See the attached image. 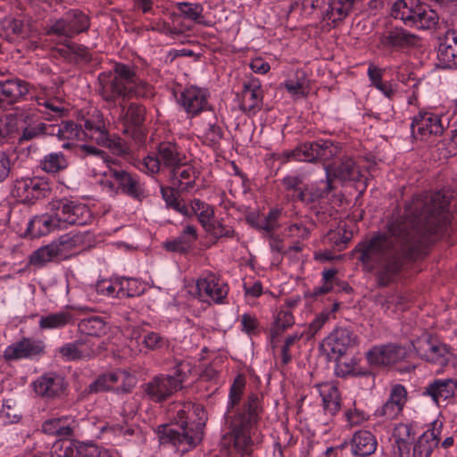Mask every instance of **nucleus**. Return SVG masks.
<instances>
[{
    "label": "nucleus",
    "instance_id": "nucleus-41",
    "mask_svg": "<svg viewBox=\"0 0 457 457\" xmlns=\"http://www.w3.org/2000/svg\"><path fill=\"white\" fill-rule=\"evenodd\" d=\"M51 133L69 140L79 139L86 135L81 126L79 127L73 121H66L62 122L61 125L54 126Z\"/></svg>",
    "mask_w": 457,
    "mask_h": 457
},
{
    "label": "nucleus",
    "instance_id": "nucleus-37",
    "mask_svg": "<svg viewBox=\"0 0 457 457\" xmlns=\"http://www.w3.org/2000/svg\"><path fill=\"white\" fill-rule=\"evenodd\" d=\"M191 215L195 214L198 218V221L201 223L204 228L210 224L214 218V209L212 205L201 201L200 199H194L191 202V207L189 208Z\"/></svg>",
    "mask_w": 457,
    "mask_h": 457
},
{
    "label": "nucleus",
    "instance_id": "nucleus-39",
    "mask_svg": "<svg viewBox=\"0 0 457 457\" xmlns=\"http://www.w3.org/2000/svg\"><path fill=\"white\" fill-rule=\"evenodd\" d=\"M174 188L175 187L173 186L161 187V194L162 199L166 203L167 207L173 209L174 211H176L179 213H181L184 216H191L189 208L181 203Z\"/></svg>",
    "mask_w": 457,
    "mask_h": 457
},
{
    "label": "nucleus",
    "instance_id": "nucleus-59",
    "mask_svg": "<svg viewBox=\"0 0 457 457\" xmlns=\"http://www.w3.org/2000/svg\"><path fill=\"white\" fill-rule=\"evenodd\" d=\"M45 133L46 132V125L44 123H39L35 126L29 125L22 130V133L18 140L20 144H23L24 142L32 140Z\"/></svg>",
    "mask_w": 457,
    "mask_h": 457
},
{
    "label": "nucleus",
    "instance_id": "nucleus-53",
    "mask_svg": "<svg viewBox=\"0 0 457 457\" xmlns=\"http://www.w3.org/2000/svg\"><path fill=\"white\" fill-rule=\"evenodd\" d=\"M245 386V379L241 376H237L229 389L228 413L230 411V409H233L239 403Z\"/></svg>",
    "mask_w": 457,
    "mask_h": 457
},
{
    "label": "nucleus",
    "instance_id": "nucleus-18",
    "mask_svg": "<svg viewBox=\"0 0 457 457\" xmlns=\"http://www.w3.org/2000/svg\"><path fill=\"white\" fill-rule=\"evenodd\" d=\"M411 133L413 137L423 139L429 135H441L444 131V126L441 118L432 112H420L412 120Z\"/></svg>",
    "mask_w": 457,
    "mask_h": 457
},
{
    "label": "nucleus",
    "instance_id": "nucleus-2",
    "mask_svg": "<svg viewBox=\"0 0 457 457\" xmlns=\"http://www.w3.org/2000/svg\"><path fill=\"white\" fill-rule=\"evenodd\" d=\"M205 413L202 407L184 404L177 411L170 424L158 426L156 433L161 445H170L187 452L203 439Z\"/></svg>",
    "mask_w": 457,
    "mask_h": 457
},
{
    "label": "nucleus",
    "instance_id": "nucleus-34",
    "mask_svg": "<svg viewBox=\"0 0 457 457\" xmlns=\"http://www.w3.org/2000/svg\"><path fill=\"white\" fill-rule=\"evenodd\" d=\"M42 431L62 438L71 435L72 428L68 417H61L46 420L42 425Z\"/></svg>",
    "mask_w": 457,
    "mask_h": 457
},
{
    "label": "nucleus",
    "instance_id": "nucleus-28",
    "mask_svg": "<svg viewBox=\"0 0 457 457\" xmlns=\"http://www.w3.org/2000/svg\"><path fill=\"white\" fill-rule=\"evenodd\" d=\"M196 175L192 166L182 164L171 170V184L177 190L188 191L195 186Z\"/></svg>",
    "mask_w": 457,
    "mask_h": 457
},
{
    "label": "nucleus",
    "instance_id": "nucleus-20",
    "mask_svg": "<svg viewBox=\"0 0 457 457\" xmlns=\"http://www.w3.org/2000/svg\"><path fill=\"white\" fill-rule=\"evenodd\" d=\"M52 212L35 216L29 220L27 231L31 237H39L63 228L61 213L57 211Z\"/></svg>",
    "mask_w": 457,
    "mask_h": 457
},
{
    "label": "nucleus",
    "instance_id": "nucleus-13",
    "mask_svg": "<svg viewBox=\"0 0 457 457\" xmlns=\"http://www.w3.org/2000/svg\"><path fill=\"white\" fill-rule=\"evenodd\" d=\"M45 343L39 339L23 337L6 347L4 357L6 361L34 359L45 353Z\"/></svg>",
    "mask_w": 457,
    "mask_h": 457
},
{
    "label": "nucleus",
    "instance_id": "nucleus-62",
    "mask_svg": "<svg viewBox=\"0 0 457 457\" xmlns=\"http://www.w3.org/2000/svg\"><path fill=\"white\" fill-rule=\"evenodd\" d=\"M403 409L397 406L395 403L387 400L380 408L376 411V414L380 417H384L387 420L395 419Z\"/></svg>",
    "mask_w": 457,
    "mask_h": 457
},
{
    "label": "nucleus",
    "instance_id": "nucleus-10",
    "mask_svg": "<svg viewBox=\"0 0 457 457\" xmlns=\"http://www.w3.org/2000/svg\"><path fill=\"white\" fill-rule=\"evenodd\" d=\"M358 344V337L353 330L338 327L325 337L320 343V351L327 355L329 361L341 359L349 348Z\"/></svg>",
    "mask_w": 457,
    "mask_h": 457
},
{
    "label": "nucleus",
    "instance_id": "nucleus-7",
    "mask_svg": "<svg viewBox=\"0 0 457 457\" xmlns=\"http://www.w3.org/2000/svg\"><path fill=\"white\" fill-rule=\"evenodd\" d=\"M185 378L183 364L180 363L176 366L172 375L154 376L144 385V392L152 401L161 403L182 387Z\"/></svg>",
    "mask_w": 457,
    "mask_h": 457
},
{
    "label": "nucleus",
    "instance_id": "nucleus-25",
    "mask_svg": "<svg viewBox=\"0 0 457 457\" xmlns=\"http://www.w3.org/2000/svg\"><path fill=\"white\" fill-rule=\"evenodd\" d=\"M63 254L64 253L56 240L34 251L29 256V264L42 268L49 262L59 260Z\"/></svg>",
    "mask_w": 457,
    "mask_h": 457
},
{
    "label": "nucleus",
    "instance_id": "nucleus-15",
    "mask_svg": "<svg viewBox=\"0 0 457 457\" xmlns=\"http://www.w3.org/2000/svg\"><path fill=\"white\" fill-rule=\"evenodd\" d=\"M197 294L204 302L224 303L228 293V285L214 274H208L196 281Z\"/></svg>",
    "mask_w": 457,
    "mask_h": 457
},
{
    "label": "nucleus",
    "instance_id": "nucleus-43",
    "mask_svg": "<svg viewBox=\"0 0 457 457\" xmlns=\"http://www.w3.org/2000/svg\"><path fill=\"white\" fill-rule=\"evenodd\" d=\"M176 7L184 18L195 23H202L204 7L201 4L179 2L176 4Z\"/></svg>",
    "mask_w": 457,
    "mask_h": 457
},
{
    "label": "nucleus",
    "instance_id": "nucleus-31",
    "mask_svg": "<svg viewBox=\"0 0 457 457\" xmlns=\"http://www.w3.org/2000/svg\"><path fill=\"white\" fill-rule=\"evenodd\" d=\"M85 452V443L65 437L54 442L52 448V453L57 457H84Z\"/></svg>",
    "mask_w": 457,
    "mask_h": 457
},
{
    "label": "nucleus",
    "instance_id": "nucleus-9",
    "mask_svg": "<svg viewBox=\"0 0 457 457\" xmlns=\"http://www.w3.org/2000/svg\"><path fill=\"white\" fill-rule=\"evenodd\" d=\"M420 37L405 29L386 24L378 35V47L395 52H403L419 46Z\"/></svg>",
    "mask_w": 457,
    "mask_h": 457
},
{
    "label": "nucleus",
    "instance_id": "nucleus-52",
    "mask_svg": "<svg viewBox=\"0 0 457 457\" xmlns=\"http://www.w3.org/2000/svg\"><path fill=\"white\" fill-rule=\"evenodd\" d=\"M38 104L45 108V110L41 112L44 113L46 120H57L58 118H62L66 112L63 104L55 100H46Z\"/></svg>",
    "mask_w": 457,
    "mask_h": 457
},
{
    "label": "nucleus",
    "instance_id": "nucleus-33",
    "mask_svg": "<svg viewBox=\"0 0 457 457\" xmlns=\"http://www.w3.org/2000/svg\"><path fill=\"white\" fill-rule=\"evenodd\" d=\"M439 444V438L434 429L425 431L413 446V457H429Z\"/></svg>",
    "mask_w": 457,
    "mask_h": 457
},
{
    "label": "nucleus",
    "instance_id": "nucleus-63",
    "mask_svg": "<svg viewBox=\"0 0 457 457\" xmlns=\"http://www.w3.org/2000/svg\"><path fill=\"white\" fill-rule=\"evenodd\" d=\"M388 400L395 403L401 409H403L407 400V392L405 387L400 384L395 385L391 389Z\"/></svg>",
    "mask_w": 457,
    "mask_h": 457
},
{
    "label": "nucleus",
    "instance_id": "nucleus-47",
    "mask_svg": "<svg viewBox=\"0 0 457 457\" xmlns=\"http://www.w3.org/2000/svg\"><path fill=\"white\" fill-rule=\"evenodd\" d=\"M87 138L95 141L98 145L106 146L110 137L105 129L104 123L99 121L97 124H92L87 120Z\"/></svg>",
    "mask_w": 457,
    "mask_h": 457
},
{
    "label": "nucleus",
    "instance_id": "nucleus-44",
    "mask_svg": "<svg viewBox=\"0 0 457 457\" xmlns=\"http://www.w3.org/2000/svg\"><path fill=\"white\" fill-rule=\"evenodd\" d=\"M83 342L76 340L72 343H67L59 348V353L64 361H71L80 360L84 356L82 350Z\"/></svg>",
    "mask_w": 457,
    "mask_h": 457
},
{
    "label": "nucleus",
    "instance_id": "nucleus-1",
    "mask_svg": "<svg viewBox=\"0 0 457 457\" xmlns=\"http://www.w3.org/2000/svg\"><path fill=\"white\" fill-rule=\"evenodd\" d=\"M445 196L439 193L413 195L403 214L393 216L386 232L378 233L359 243L354 252L367 268L377 270L379 287L392 283L401 271L404 259L419 257L430 243V237L446 222Z\"/></svg>",
    "mask_w": 457,
    "mask_h": 457
},
{
    "label": "nucleus",
    "instance_id": "nucleus-60",
    "mask_svg": "<svg viewBox=\"0 0 457 457\" xmlns=\"http://www.w3.org/2000/svg\"><path fill=\"white\" fill-rule=\"evenodd\" d=\"M414 429L411 424H399L394 430V437L396 442H409L414 438Z\"/></svg>",
    "mask_w": 457,
    "mask_h": 457
},
{
    "label": "nucleus",
    "instance_id": "nucleus-40",
    "mask_svg": "<svg viewBox=\"0 0 457 457\" xmlns=\"http://www.w3.org/2000/svg\"><path fill=\"white\" fill-rule=\"evenodd\" d=\"M119 372H110L99 375L94 382L89 385L87 393H99L114 389V385L120 378Z\"/></svg>",
    "mask_w": 457,
    "mask_h": 457
},
{
    "label": "nucleus",
    "instance_id": "nucleus-24",
    "mask_svg": "<svg viewBox=\"0 0 457 457\" xmlns=\"http://www.w3.org/2000/svg\"><path fill=\"white\" fill-rule=\"evenodd\" d=\"M63 378L55 373H46L40 376L33 383V388L37 395L54 398L63 390Z\"/></svg>",
    "mask_w": 457,
    "mask_h": 457
},
{
    "label": "nucleus",
    "instance_id": "nucleus-16",
    "mask_svg": "<svg viewBox=\"0 0 457 457\" xmlns=\"http://www.w3.org/2000/svg\"><path fill=\"white\" fill-rule=\"evenodd\" d=\"M417 354L429 362H443L446 361L449 347L442 343L434 341L429 335L424 336L412 342Z\"/></svg>",
    "mask_w": 457,
    "mask_h": 457
},
{
    "label": "nucleus",
    "instance_id": "nucleus-38",
    "mask_svg": "<svg viewBox=\"0 0 457 457\" xmlns=\"http://www.w3.org/2000/svg\"><path fill=\"white\" fill-rule=\"evenodd\" d=\"M67 166V160L61 152L48 154L40 161V168L47 173H57Z\"/></svg>",
    "mask_w": 457,
    "mask_h": 457
},
{
    "label": "nucleus",
    "instance_id": "nucleus-58",
    "mask_svg": "<svg viewBox=\"0 0 457 457\" xmlns=\"http://www.w3.org/2000/svg\"><path fill=\"white\" fill-rule=\"evenodd\" d=\"M117 283L113 284L112 281L107 279H103L97 281L96 285L90 286L89 295H92L94 293L102 295H113L116 292Z\"/></svg>",
    "mask_w": 457,
    "mask_h": 457
},
{
    "label": "nucleus",
    "instance_id": "nucleus-22",
    "mask_svg": "<svg viewBox=\"0 0 457 457\" xmlns=\"http://www.w3.org/2000/svg\"><path fill=\"white\" fill-rule=\"evenodd\" d=\"M179 103L191 115H196L208 107L206 93L200 87H187L180 95Z\"/></svg>",
    "mask_w": 457,
    "mask_h": 457
},
{
    "label": "nucleus",
    "instance_id": "nucleus-49",
    "mask_svg": "<svg viewBox=\"0 0 457 457\" xmlns=\"http://www.w3.org/2000/svg\"><path fill=\"white\" fill-rule=\"evenodd\" d=\"M204 229L217 239L232 238L237 236L232 227L223 224L220 220H213Z\"/></svg>",
    "mask_w": 457,
    "mask_h": 457
},
{
    "label": "nucleus",
    "instance_id": "nucleus-14",
    "mask_svg": "<svg viewBox=\"0 0 457 457\" xmlns=\"http://www.w3.org/2000/svg\"><path fill=\"white\" fill-rule=\"evenodd\" d=\"M51 211L61 213L63 228L67 224L83 226L86 224V204L67 199L54 200L49 203Z\"/></svg>",
    "mask_w": 457,
    "mask_h": 457
},
{
    "label": "nucleus",
    "instance_id": "nucleus-50",
    "mask_svg": "<svg viewBox=\"0 0 457 457\" xmlns=\"http://www.w3.org/2000/svg\"><path fill=\"white\" fill-rule=\"evenodd\" d=\"M107 331V327L104 320L87 312V337H100Z\"/></svg>",
    "mask_w": 457,
    "mask_h": 457
},
{
    "label": "nucleus",
    "instance_id": "nucleus-8",
    "mask_svg": "<svg viewBox=\"0 0 457 457\" xmlns=\"http://www.w3.org/2000/svg\"><path fill=\"white\" fill-rule=\"evenodd\" d=\"M185 159L177 144L162 142L157 148V156L148 155L143 160H138L135 165L141 171L155 174L160 170L161 164L172 170L182 164Z\"/></svg>",
    "mask_w": 457,
    "mask_h": 457
},
{
    "label": "nucleus",
    "instance_id": "nucleus-5",
    "mask_svg": "<svg viewBox=\"0 0 457 457\" xmlns=\"http://www.w3.org/2000/svg\"><path fill=\"white\" fill-rule=\"evenodd\" d=\"M87 156H90L89 161H87V170H90L93 176H106V174L111 173L123 193L136 199L145 196L144 185L140 183L137 177L123 170H117L110 168L107 154L104 151L87 145Z\"/></svg>",
    "mask_w": 457,
    "mask_h": 457
},
{
    "label": "nucleus",
    "instance_id": "nucleus-27",
    "mask_svg": "<svg viewBox=\"0 0 457 457\" xmlns=\"http://www.w3.org/2000/svg\"><path fill=\"white\" fill-rule=\"evenodd\" d=\"M29 93V84L21 79L0 81V96L3 102L12 104Z\"/></svg>",
    "mask_w": 457,
    "mask_h": 457
},
{
    "label": "nucleus",
    "instance_id": "nucleus-23",
    "mask_svg": "<svg viewBox=\"0 0 457 457\" xmlns=\"http://www.w3.org/2000/svg\"><path fill=\"white\" fill-rule=\"evenodd\" d=\"M457 58V29L448 30L437 49V66L443 69L455 65Z\"/></svg>",
    "mask_w": 457,
    "mask_h": 457
},
{
    "label": "nucleus",
    "instance_id": "nucleus-32",
    "mask_svg": "<svg viewBox=\"0 0 457 457\" xmlns=\"http://www.w3.org/2000/svg\"><path fill=\"white\" fill-rule=\"evenodd\" d=\"M319 386L325 412L331 416L336 415L341 408V398L337 387L328 383Z\"/></svg>",
    "mask_w": 457,
    "mask_h": 457
},
{
    "label": "nucleus",
    "instance_id": "nucleus-35",
    "mask_svg": "<svg viewBox=\"0 0 457 457\" xmlns=\"http://www.w3.org/2000/svg\"><path fill=\"white\" fill-rule=\"evenodd\" d=\"M341 151V145L337 142L328 139L315 141L314 152L317 154V161L327 162L337 157Z\"/></svg>",
    "mask_w": 457,
    "mask_h": 457
},
{
    "label": "nucleus",
    "instance_id": "nucleus-26",
    "mask_svg": "<svg viewBox=\"0 0 457 457\" xmlns=\"http://www.w3.org/2000/svg\"><path fill=\"white\" fill-rule=\"evenodd\" d=\"M377 445L375 436L370 431L360 430L352 438V453L355 456L366 457L376 451Z\"/></svg>",
    "mask_w": 457,
    "mask_h": 457
},
{
    "label": "nucleus",
    "instance_id": "nucleus-12",
    "mask_svg": "<svg viewBox=\"0 0 457 457\" xmlns=\"http://www.w3.org/2000/svg\"><path fill=\"white\" fill-rule=\"evenodd\" d=\"M407 357V350L397 344H387L373 346L366 353L370 365L388 366L402 361Z\"/></svg>",
    "mask_w": 457,
    "mask_h": 457
},
{
    "label": "nucleus",
    "instance_id": "nucleus-11",
    "mask_svg": "<svg viewBox=\"0 0 457 457\" xmlns=\"http://www.w3.org/2000/svg\"><path fill=\"white\" fill-rule=\"evenodd\" d=\"M49 192L48 185L37 178L16 179L11 188V195L24 204L46 197Z\"/></svg>",
    "mask_w": 457,
    "mask_h": 457
},
{
    "label": "nucleus",
    "instance_id": "nucleus-46",
    "mask_svg": "<svg viewBox=\"0 0 457 457\" xmlns=\"http://www.w3.org/2000/svg\"><path fill=\"white\" fill-rule=\"evenodd\" d=\"M117 284L119 286L116 295L118 297H133L143 292L139 282L134 278H121Z\"/></svg>",
    "mask_w": 457,
    "mask_h": 457
},
{
    "label": "nucleus",
    "instance_id": "nucleus-29",
    "mask_svg": "<svg viewBox=\"0 0 457 457\" xmlns=\"http://www.w3.org/2000/svg\"><path fill=\"white\" fill-rule=\"evenodd\" d=\"M456 389V381L453 379H436L430 383L423 393L428 395L436 403L441 400L445 401L454 395Z\"/></svg>",
    "mask_w": 457,
    "mask_h": 457
},
{
    "label": "nucleus",
    "instance_id": "nucleus-48",
    "mask_svg": "<svg viewBox=\"0 0 457 457\" xmlns=\"http://www.w3.org/2000/svg\"><path fill=\"white\" fill-rule=\"evenodd\" d=\"M57 241L63 253H65L68 250L75 249L83 245L86 241V234L85 232H71L60 237Z\"/></svg>",
    "mask_w": 457,
    "mask_h": 457
},
{
    "label": "nucleus",
    "instance_id": "nucleus-4",
    "mask_svg": "<svg viewBox=\"0 0 457 457\" xmlns=\"http://www.w3.org/2000/svg\"><path fill=\"white\" fill-rule=\"evenodd\" d=\"M106 79V76L99 77L101 85L106 82L100 89V94L106 101H114L116 98H147L154 95L152 86L141 79L135 69L128 64L115 63L112 79L109 82Z\"/></svg>",
    "mask_w": 457,
    "mask_h": 457
},
{
    "label": "nucleus",
    "instance_id": "nucleus-17",
    "mask_svg": "<svg viewBox=\"0 0 457 457\" xmlns=\"http://www.w3.org/2000/svg\"><path fill=\"white\" fill-rule=\"evenodd\" d=\"M263 91L256 79L244 81L241 92V110L248 115H253L262 108Z\"/></svg>",
    "mask_w": 457,
    "mask_h": 457
},
{
    "label": "nucleus",
    "instance_id": "nucleus-36",
    "mask_svg": "<svg viewBox=\"0 0 457 457\" xmlns=\"http://www.w3.org/2000/svg\"><path fill=\"white\" fill-rule=\"evenodd\" d=\"M353 4L349 0H337L331 4L325 12V19L332 23L341 21L352 12Z\"/></svg>",
    "mask_w": 457,
    "mask_h": 457
},
{
    "label": "nucleus",
    "instance_id": "nucleus-61",
    "mask_svg": "<svg viewBox=\"0 0 457 457\" xmlns=\"http://www.w3.org/2000/svg\"><path fill=\"white\" fill-rule=\"evenodd\" d=\"M15 129L14 119L9 116L0 119V145L4 143Z\"/></svg>",
    "mask_w": 457,
    "mask_h": 457
},
{
    "label": "nucleus",
    "instance_id": "nucleus-3",
    "mask_svg": "<svg viewBox=\"0 0 457 457\" xmlns=\"http://www.w3.org/2000/svg\"><path fill=\"white\" fill-rule=\"evenodd\" d=\"M262 412L261 401L256 394H250L243 409L234 415H226L228 432L221 438L223 446L233 445L239 457H253L254 442L252 429L260 420Z\"/></svg>",
    "mask_w": 457,
    "mask_h": 457
},
{
    "label": "nucleus",
    "instance_id": "nucleus-55",
    "mask_svg": "<svg viewBox=\"0 0 457 457\" xmlns=\"http://www.w3.org/2000/svg\"><path fill=\"white\" fill-rule=\"evenodd\" d=\"M313 142H306L296 147V162H317V154L314 152Z\"/></svg>",
    "mask_w": 457,
    "mask_h": 457
},
{
    "label": "nucleus",
    "instance_id": "nucleus-51",
    "mask_svg": "<svg viewBox=\"0 0 457 457\" xmlns=\"http://www.w3.org/2000/svg\"><path fill=\"white\" fill-rule=\"evenodd\" d=\"M142 345L150 351H157L162 348L167 347L169 341L164 337L157 332H146L142 338Z\"/></svg>",
    "mask_w": 457,
    "mask_h": 457
},
{
    "label": "nucleus",
    "instance_id": "nucleus-56",
    "mask_svg": "<svg viewBox=\"0 0 457 457\" xmlns=\"http://www.w3.org/2000/svg\"><path fill=\"white\" fill-rule=\"evenodd\" d=\"M204 137L206 145L215 147L223 137L222 129L216 124H209L208 129L204 134Z\"/></svg>",
    "mask_w": 457,
    "mask_h": 457
},
{
    "label": "nucleus",
    "instance_id": "nucleus-64",
    "mask_svg": "<svg viewBox=\"0 0 457 457\" xmlns=\"http://www.w3.org/2000/svg\"><path fill=\"white\" fill-rule=\"evenodd\" d=\"M336 361L335 374L337 377L345 378L354 373L356 361L351 359L349 361H342L340 359L334 360Z\"/></svg>",
    "mask_w": 457,
    "mask_h": 457
},
{
    "label": "nucleus",
    "instance_id": "nucleus-30",
    "mask_svg": "<svg viewBox=\"0 0 457 457\" xmlns=\"http://www.w3.org/2000/svg\"><path fill=\"white\" fill-rule=\"evenodd\" d=\"M74 321L71 311L66 308L57 312H51L42 315L38 320V327L41 330L59 329Z\"/></svg>",
    "mask_w": 457,
    "mask_h": 457
},
{
    "label": "nucleus",
    "instance_id": "nucleus-45",
    "mask_svg": "<svg viewBox=\"0 0 457 457\" xmlns=\"http://www.w3.org/2000/svg\"><path fill=\"white\" fill-rule=\"evenodd\" d=\"M0 31L8 39H12L14 36H20L23 33V22L18 19L5 17L0 21Z\"/></svg>",
    "mask_w": 457,
    "mask_h": 457
},
{
    "label": "nucleus",
    "instance_id": "nucleus-42",
    "mask_svg": "<svg viewBox=\"0 0 457 457\" xmlns=\"http://www.w3.org/2000/svg\"><path fill=\"white\" fill-rule=\"evenodd\" d=\"M295 323L293 314L288 311H280L270 328V337L273 340Z\"/></svg>",
    "mask_w": 457,
    "mask_h": 457
},
{
    "label": "nucleus",
    "instance_id": "nucleus-54",
    "mask_svg": "<svg viewBox=\"0 0 457 457\" xmlns=\"http://www.w3.org/2000/svg\"><path fill=\"white\" fill-rule=\"evenodd\" d=\"M106 146L109 147L113 154L121 156L126 160L132 158L130 147L127 142L120 137H115L113 139L110 138Z\"/></svg>",
    "mask_w": 457,
    "mask_h": 457
},
{
    "label": "nucleus",
    "instance_id": "nucleus-21",
    "mask_svg": "<svg viewBox=\"0 0 457 457\" xmlns=\"http://www.w3.org/2000/svg\"><path fill=\"white\" fill-rule=\"evenodd\" d=\"M120 105L121 108L120 119L123 133L136 138L141 137L139 127L145 120V108L138 104H130L128 107L121 104Z\"/></svg>",
    "mask_w": 457,
    "mask_h": 457
},
{
    "label": "nucleus",
    "instance_id": "nucleus-57",
    "mask_svg": "<svg viewBox=\"0 0 457 457\" xmlns=\"http://www.w3.org/2000/svg\"><path fill=\"white\" fill-rule=\"evenodd\" d=\"M198 237L196 228L194 225H187L184 230L177 237L187 252Z\"/></svg>",
    "mask_w": 457,
    "mask_h": 457
},
{
    "label": "nucleus",
    "instance_id": "nucleus-6",
    "mask_svg": "<svg viewBox=\"0 0 457 457\" xmlns=\"http://www.w3.org/2000/svg\"><path fill=\"white\" fill-rule=\"evenodd\" d=\"M391 15L406 26L418 29H433L439 21L436 12L419 0L396 1L392 6Z\"/></svg>",
    "mask_w": 457,
    "mask_h": 457
},
{
    "label": "nucleus",
    "instance_id": "nucleus-19",
    "mask_svg": "<svg viewBox=\"0 0 457 457\" xmlns=\"http://www.w3.org/2000/svg\"><path fill=\"white\" fill-rule=\"evenodd\" d=\"M326 171V179H336L342 182L346 181H359L361 173L359 166L350 157L345 156L340 159L338 162L324 166Z\"/></svg>",
    "mask_w": 457,
    "mask_h": 457
}]
</instances>
